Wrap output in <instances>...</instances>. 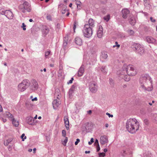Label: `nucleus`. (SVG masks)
Here are the masks:
<instances>
[{"instance_id": "nucleus-24", "label": "nucleus", "mask_w": 157, "mask_h": 157, "mask_svg": "<svg viewBox=\"0 0 157 157\" xmlns=\"http://www.w3.org/2000/svg\"><path fill=\"white\" fill-rule=\"evenodd\" d=\"M129 20V23L133 25H134L136 22V21L135 18L132 16H131Z\"/></svg>"}, {"instance_id": "nucleus-15", "label": "nucleus", "mask_w": 157, "mask_h": 157, "mask_svg": "<svg viewBox=\"0 0 157 157\" xmlns=\"http://www.w3.org/2000/svg\"><path fill=\"white\" fill-rule=\"evenodd\" d=\"M121 153L122 155L125 156L126 155L131 154L132 153V152L129 149H126L122 151L121 152Z\"/></svg>"}, {"instance_id": "nucleus-33", "label": "nucleus", "mask_w": 157, "mask_h": 157, "mask_svg": "<svg viewBox=\"0 0 157 157\" xmlns=\"http://www.w3.org/2000/svg\"><path fill=\"white\" fill-rule=\"evenodd\" d=\"M12 140L11 139H9L7 140L5 142H4V144L5 145L7 146L8 144Z\"/></svg>"}, {"instance_id": "nucleus-36", "label": "nucleus", "mask_w": 157, "mask_h": 157, "mask_svg": "<svg viewBox=\"0 0 157 157\" xmlns=\"http://www.w3.org/2000/svg\"><path fill=\"white\" fill-rule=\"evenodd\" d=\"M66 7L65 6L61 10V13L62 14H64L67 11Z\"/></svg>"}, {"instance_id": "nucleus-45", "label": "nucleus", "mask_w": 157, "mask_h": 157, "mask_svg": "<svg viewBox=\"0 0 157 157\" xmlns=\"http://www.w3.org/2000/svg\"><path fill=\"white\" fill-rule=\"evenodd\" d=\"M25 134L23 133L21 136V138L22 139V141H24V140L26 138V136H25Z\"/></svg>"}, {"instance_id": "nucleus-9", "label": "nucleus", "mask_w": 157, "mask_h": 157, "mask_svg": "<svg viewBox=\"0 0 157 157\" xmlns=\"http://www.w3.org/2000/svg\"><path fill=\"white\" fill-rule=\"evenodd\" d=\"M89 89L91 93H95L98 90V86L97 83L94 81L91 82L89 83Z\"/></svg>"}, {"instance_id": "nucleus-60", "label": "nucleus", "mask_w": 157, "mask_h": 157, "mask_svg": "<svg viewBox=\"0 0 157 157\" xmlns=\"http://www.w3.org/2000/svg\"><path fill=\"white\" fill-rule=\"evenodd\" d=\"M37 98L36 97H35L34 98L32 99V101H37Z\"/></svg>"}, {"instance_id": "nucleus-7", "label": "nucleus", "mask_w": 157, "mask_h": 157, "mask_svg": "<svg viewBox=\"0 0 157 157\" xmlns=\"http://www.w3.org/2000/svg\"><path fill=\"white\" fill-rule=\"evenodd\" d=\"M19 8L23 13H25L26 11L28 12H30L31 10V5L27 2H25L23 4L20 5Z\"/></svg>"}, {"instance_id": "nucleus-48", "label": "nucleus", "mask_w": 157, "mask_h": 157, "mask_svg": "<svg viewBox=\"0 0 157 157\" xmlns=\"http://www.w3.org/2000/svg\"><path fill=\"white\" fill-rule=\"evenodd\" d=\"M144 122L146 125H148L149 123V121L147 119L144 120Z\"/></svg>"}, {"instance_id": "nucleus-46", "label": "nucleus", "mask_w": 157, "mask_h": 157, "mask_svg": "<svg viewBox=\"0 0 157 157\" xmlns=\"http://www.w3.org/2000/svg\"><path fill=\"white\" fill-rule=\"evenodd\" d=\"M76 88V86L75 85H73L71 88H70V90H72L73 91H74Z\"/></svg>"}, {"instance_id": "nucleus-1", "label": "nucleus", "mask_w": 157, "mask_h": 157, "mask_svg": "<svg viewBox=\"0 0 157 157\" xmlns=\"http://www.w3.org/2000/svg\"><path fill=\"white\" fill-rule=\"evenodd\" d=\"M126 127L128 132L133 133L138 130L139 123L136 119L130 118L127 121Z\"/></svg>"}, {"instance_id": "nucleus-26", "label": "nucleus", "mask_w": 157, "mask_h": 157, "mask_svg": "<svg viewBox=\"0 0 157 157\" xmlns=\"http://www.w3.org/2000/svg\"><path fill=\"white\" fill-rule=\"evenodd\" d=\"M11 121H12L13 124L15 127L18 126L19 123L18 121L15 120L14 118L12 119Z\"/></svg>"}, {"instance_id": "nucleus-28", "label": "nucleus", "mask_w": 157, "mask_h": 157, "mask_svg": "<svg viewBox=\"0 0 157 157\" xmlns=\"http://www.w3.org/2000/svg\"><path fill=\"white\" fill-rule=\"evenodd\" d=\"M76 4L77 6V8L78 10H80L82 8L81 2L78 0H77L76 1Z\"/></svg>"}, {"instance_id": "nucleus-10", "label": "nucleus", "mask_w": 157, "mask_h": 157, "mask_svg": "<svg viewBox=\"0 0 157 157\" xmlns=\"http://www.w3.org/2000/svg\"><path fill=\"white\" fill-rule=\"evenodd\" d=\"M118 74H119V76L121 78H123L126 81H128L130 79V75H124V72H120V71L118 72Z\"/></svg>"}, {"instance_id": "nucleus-2", "label": "nucleus", "mask_w": 157, "mask_h": 157, "mask_svg": "<svg viewBox=\"0 0 157 157\" xmlns=\"http://www.w3.org/2000/svg\"><path fill=\"white\" fill-rule=\"evenodd\" d=\"M140 89L142 91H150L152 90V88L147 86L148 83H151L150 78L148 75H142L140 77Z\"/></svg>"}, {"instance_id": "nucleus-11", "label": "nucleus", "mask_w": 157, "mask_h": 157, "mask_svg": "<svg viewBox=\"0 0 157 157\" xmlns=\"http://www.w3.org/2000/svg\"><path fill=\"white\" fill-rule=\"evenodd\" d=\"M108 138L107 136L104 135L101 136L100 139V142L101 144L104 145L108 143Z\"/></svg>"}, {"instance_id": "nucleus-50", "label": "nucleus", "mask_w": 157, "mask_h": 157, "mask_svg": "<svg viewBox=\"0 0 157 157\" xmlns=\"http://www.w3.org/2000/svg\"><path fill=\"white\" fill-rule=\"evenodd\" d=\"M154 119L155 121L157 123V114H155L154 115Z\"/></svg>"}, {"instance_id": "nucleus-49", "label": "nucleus", "mask_w": 157, "mask_h": 157, "mask_svg": "<svg viewBox=\"0 0 157 157\" xmlns=\"http://www.w3.org/2000/svg\"><path fill=\"white\" fill-rule=\"evenodd\" d=\"M62 136L63 137H65V136L66 135V131L64 130H63L62 131Z\"/></svg>"}, {"instance_id": "nucleus-43", "label": "nucleus", "mask_w": 157, "mask_h": 157, "mask_svg": "<svg viewBox=\"0 0 157 157\" xmlns=\"http://www.w3.org/2000/svg\"><path fill=\"white\" fill-rule=\"evenodd\" d=\"M62 67H60L59 70L58 72V75L59 76H60L62 75Z\"/></svg>"}, {"instance_id": "nucleus-47", "label": "nucleus", "mask_w": 157, "mask_h": 157, "mask_svg": "<svg viewBox=\"0 0 157 157\" xmlns=\"http://www.w3.org/2000/svg\"><path fill=\"white\" fill-rule=\"evenodd\" d=\"M109 81L110 85L113 86V79L111 78H109Z\"/></svg>"}, {"instance_id": "nucleus-38", "label": "nucleus", "mask_w": 157, "mask_h": 157, "mask_svg": "<svg viewBox=\"0 0 157 157\" xmlns=\"http://www.w3.org/2000/svg\"><path fill=\"white\" fill-rule=\"evenodd\" d=\"M105 156V154L104 153H98V157H104Z\"/></svg>"}, {"instance_id": "nucleus-56", "label": "nucleus", "mask_w": 157, "mask_h": 157, "mask_svg": "<svg viewBox=\"0 0 157 157\" xmlns=\"http://www.w3.org/2000/svg\"><path fill=\"white\" fill-rule=\"evenodd\" d=\"M47 18L48 20H51V17L50 15H48L47 16Z\"/></svg>"}, {"instance_id": "nucleus-39", "label": "nucleus", "mask_w": 157, "mask_h": 157, "mask_svg": "<svg viewBox=\"0 0 157 157\" xmlns=\"http://www.w3.org/2000/svg\"><path fill=\"white\" fill-rule=\"evenodd\" d=\"M128 33L131 35H133L134 33L133 31L132 30H128Z\"/></svg>"}, {"instance_id": "nucleus-54", "label": "nucleus", "mask_w": 157, "mask_h": 157, "mask_svg": "<svg viewBox=\"0 0 157 157\" xmlns=\"http://www.w3.org/2000/svg\"><path fill=\"white\" fill-rule=\"evenodd\" d=\"M80 140L79 139H76V141H75V145H77L78 144V143L80 142Z\"/></svg>"}, {"instance_id": "nucleus-53", "label": "nucleus", "mask_w": 157, "mask_h": 157, "mask_svg": "<svg viewBox=\"0 0 157 157\" xmlns=\"http://www.w3.org/2000/svg\"><path fill=\"white\" fill-rule=\"evenodd\" d=\"M76 22H74V27H73V29L74 30V32H75V30L76 28Z\"/></svg>"}, {"instance_id": "nucleus-17", "label": "nucleus", "mask_w": 157, "mask_h": 157, "mask_svg": "<svg viewBox=\"0 0 157 157\" xmlns=\"http://www.w3.org/2000/svg\"><path fill=\"white\" fill-rule=\"evenodd\" d=\"M103 29L101 26H99V29L98 31L97 35L98 37L101 38L103 35Z\"/></svg>"}, {"instance_id": "nucleus-29", "label": "nucleus", "mask_w": 157, "mask_h": 157, "mask_svg": "<svg viewBox=\"0 0 157 157\" xmlns=\"http://www.w3.org/2000/svg\"><path fill=\"white\" fill-rule=\"evenodd\" d=\"M51 53V51L48 50L45 52V59H46L49 58V56L50 55Z\"/></svg>"}, {"instance_id": "nucleus-64", "label": "nucleus", "mask_w": 157, "mask_h": 157, "mask_svg": "<svg viewBox=\"0 0 157 157\" xmlns=\"http://www.w3.org/2000/svg\"><path fill=\"white\" fill-rule=\"evenodd\" d=\"M2 119L4 122H5L6 121V119H4L3 118H2Z\"/></svg>"}, {"instance_id": "nucleus-3", "label": "nucleus", "mask_w": 157, "mask_h": 157, "mask_svg": "<svg viewBox=\"0 0 157 157\" xmlns=\"http://www.w3.org/2000/svg\"><path fill=\"white\" fill-rule=\"evenodd\" d=\"M123 71L124 74L126 73L131 76H134L136 74V71L135 70L134 67L131 65H129L127 66L126 64H124L123 68Z\"/></svg>"}, {"instance_id": "nucleus-16", "label": "nucleus", "mask_w": 157, "mask_h": 157, "mask_svg": "<svg viewBox=\"0 0 157 157\" xmlns=\"http://www.w3.org/2000/svg\"><path fill=\"white\" fill-rule=\"evenodd\" d=\"M122 13L123 18H126L127 15L129 13V11L127 9H124L122 10Z\"/></svg>"}, {"instance_id": "nucleus-55", "label": "nucleus", "mask_w": 157, "mask_h": 157, "mask_svg": "<svg viewBox=\"0 0 157 157\" xmlns=\"http://www.w3.org/2000/svg\"><path fill=\"white\" fill-rule=\"evenodd\" d=\"M106 115H108L109 117H113V115L112 114H110V113H106Z\"/></svg>"}, {"instance_id": "nucleus-59", "label": "nucleus", "mask_w": 157, "mask_h": 157, "mask_svg": "<svg viewBox=\"0 0 157 157\" xmlns=\"http://www.w3.org/2000/svg\"><path fill=\"white\" fill-rule=\"evenodd\" d=\"M150 20L151 22H154L155 21V19H154L153 17H151L150 18Z\"/></svg>"}, {"instance_id": "nucleus-63", "label": "nucleus", "mask_w": 157, "mask_h": 157, "mask_svg": "<svg viewBox=\"0 0 157 157\" xmlns=\"http://www.w3.org/2000/svg\"><path fill=\"white\" fill-rule=\"evenodd\" d=\"M88 114H90L92 113V111L91 110H89L87 111Z\"/></svg>"}, {"instance_id": "nucleus-19", "label": "nucleus", "mask_w": 157, "mask_h": 157, "mask_svg": "<svg viewBox=\"0 0 157 157\" xmlns=\"http://www.w3.org/2000/svg\"><path fill=\"white\" fill-rule=\"evenodd\" d=\"M4 117H8L9 120H11L13 118V116L10 112L6 111L4 114Z\"/></svg>"}, {"instance_id": "nucleus-25", "label": "nucleus", "mask_w": 157, "mask_h": 157, "mask_svg": "<svg viewBox=\"0 0 157 157\" xmlns=\"http://www.w3.org/2000/svg\"><path fill=\"white\" fill-rule=\"evenodd\" d=\"M25 105L27 108L29 109H31L33 106V105L29 101H26Z\"/></svg>"}, {"instance_id": "nucleus-34", "label": "nucleus", "mask_w": 157, "mask_h": 157, "mask_svg": "<svg viewBox=\"0 0 157 157\" xmlns=\"http://www.w3.org/2000/svg\"><path fill=\"white\" fill-rule=\"evenodd\" d=\"M64 124L65 126L67 128V130H68L69 129V121H66L65 122H64Z\"/></svg>"}, {"instance_id": "nucleus-23", "label": "nucleus", "mask_w": 157, "mask_h": 157, "mask_svg": "<svg viewBox=\"0 0 157 157\" xmlns=\"http://www.w3.org/2000/svg\"><path fill=\"white\" fill-rule=\"evenodd\" d=\"M49 29L48 27L46 26H44L43 27L42 32L43 34L46 35L49 33Z\"/></svg>"}, {"instance_id": "nucleus-32", "label": "nucleus", "mask_w": 157, "mask_h": 157, "mask_svg": "<svg viewBox=\"0 0 157 157\" xmlns=\"http://www.w3.org/2000/svg\"><path fill=\"white\" fill-rule=\"evenodd\" d=\"M67 36L65 37L64 40V42L63 43V46L64 47H66L67 44Z\"/></svg>"}, {"instance_id": "nucleus-12", "label": "nucleus", "mask_w": 157, "mask_h": 157, "mask_svg": "<svg viewBox=\"0 0 157 157\" xmlns=\"http://www.w3.org/2000/svg\"><path fill=\"white\" fill-rule=\"evenodd\" d=\"M38 87V85L37 82L36 80H33L32 82L31 85L30 86V89L33 91H34L37 90Z\"/></svg>"}, {"instance_id": "nucleus-5", "label": "nucleus", "mask_w": 157, "mask_h": 157, "mask_svg": "<svg viewBox=\"0 0 157 157\" xmlns=\"http://www.w3.org/2000/svg\"><path fill=\"white\" fill-rule=\"evenodd\" d=\"M30 85L29 81L27 79H25L18 85V90L21 92L24 91L29 87Z\"/></svg>"}, {"instance_id": "nucleus-21", "label": "nucleus", "mask_w": 157, "mask_h": 157, "mask_svg": "<svg viewBox=\"0 0 157 157\" xmlns=\"http://www.w3.org/2000/svg\"><path fill=\"white\" fill-rule=\"evenodd\" d=\"M75 43L77 45L79 46H81L82 44V40L79 37H77L75 39Z\"/></svg>"}, {"instance_id": "nucleus-8", "label": "nucleus", "mask_w": 157, "mask_h": 157, "mask_svg": "<svg viewBox=\"0 0 157 157\" xmlns=\"http://www.w3.org/2000/svg\"><path fill=\"white\" fill-rule=\"evenodd\" d=\"M132 46L133 48L135 49L136 52L141 55L144 54V50L142 45L137 43H135L133 44Z\"/></svg>"}, {"instance_id": "nucleus-35", "label": "nucleus", "mask_w": 157, "mask_h": 157, "mask_svg": "<svg viewBox=\"0 0 157 157\" xmlns=\"http://www.w3.org/2000/svg\"><path fill=\"white\" fill-rule=\"evenodd\" d=\"M67 141L68 138L67 137H65V139L63 142H62V144L64 146H66V144L67 142Z\"/></svg>"}, {"instance_id": "nucleus-13", "label": "nucleus", "mask_w": 157, "mask_h": 157, "mask_svg": "<svg viewBox=\"0 0 157 157\" xmlns=\"http://www.w3.org/2000/svg\"><path fill=\"white\" fill-rule=\"evenodd\" d=\"M85 66L83 65H82L79 68L78 73V75L79 77L82 76L84 72Z\"/></svg>"}, {"instance_id": "nucleus-41", "label": "nucleus", "mask_w": 157, "mask_h": 157, "mask_svg": "<svg viewBox=\"0 0 157 157\" xmlns=\"http://www.w3.org/2000/svg\"><path fill=\"white\" fill-rule=\"evenodd\" d=\"M0 13L2 15H6V10L4 11L2 9L0 10Z\"/></svg>"}, {"instance_id": "nucleus-57", "label": "nucleus", "mask_w": 157, "mask_h": 157, "mask_svg": "<svg viewBox=\"0 0 157 157\" xmlns=\"http://www.w3.org/2000/svg\"><path fill=\"white\" fill-rule=\"evenodd\" d=\"M95 145H99L98 141V140L96 139L95 142Z\"/></svg>"}, {"instance_id": "nucleus-4", "label": "nucleus", "mask_w": 157, "mask_h": 157, "mask_svg": "<svg viewBox=\"0 0 157 157\" xmlns=\"http://www.w3.org/2000/svg\"><path fill=\"white\" fill-rule=\"evenodd\" d=\"M60 94L59 89H56L54 94L55 98L56 97L58 100L55 99L52 102L53 107L54 109H56L60 104V101H59V99L61 97Z\"/></svg>"}, {"instance_id": "nucleus-37", "label": "nucleus", "mask_w": 157, "mask_h": 157, "mask_svg": "<svg viewBox=\"0 0 157 157\" xmlns=\"http://www.w3.org/2000/svg\"><path fill=\"white\" fill-rule=\"evenodd\" d=\"M74 91H73L72 90H71L70 89L69 90V92H68V94H69V96L70 98H71L72 96V94L74 92Z\"/></svg>"}, {"instance_id": "nucleus-44", "label": "nucleus", "mask_w": 157, "mask_h": 157, "mask_svg": "<svg viewBox=\"0 0 157 157\" xmlns=\"http://www.w3.org/2000/svg\"><path fill=\"white\" fill-rule=\"evenodd\" d=\"M26 25L24 23H22V25L21 26V27L23 28V30H25L26 29Z\"/></svg>"}, {"instance_id": "nucleus-62", "label": "nucleus", "mask_w": 157, "mask_h": 157, "mask_svg": "<svg viewBox=\"0 0 157 157\" xmlns=\"http://www.w3.org/2000/svg\"><path fill=\"white\" fill-rule=\"evenodd\" d=\"M72 80H70L68 82L67 84H70L72 83Z\"/></svg>"}, {"instance_id": "nucleus-14", "label": "nucleus", "mask_w": 157, "mask_h": 157, "mask_svg": "<svg viewBox=\"0 0 157 157\" xmlns=\"http://www.w3.org/2000/svg\"><path fill=\"white\" fill-rule=\"evenodd\" d=\"M5 16L8 19H12L13 18V15L11 11L9 10H6Z\"/></svg>"}, {"instance_id": "nucleus-52", "label": "nucleus", "mask_w": 157, "mask_h": 157, "mask_svg": "<svg viewBox=\"0 0 157 157\" xmlns=\"http://www.w3.org/2000/svg\"><path fill=\"white\" fill-rule=\"evenodd\" d=\"M64 122H65L66 121H69L68 116H65L64 117Z\"/></svg>"}, {"instance_id": "nucleus-6", "label": "nucleus", "mask_w": 157, "mask_h": 157, "mask_svg": "<svg viewBox=\"0 0 157 157\" xmlns=\"http://www.w3.org/2000/svg\"><path fill=\"white\" fill-rule=\"evenodd\" d=\"M92 29L88 25H85L82 30L83 35L87 38L90 37L93 33Z\"/></svg>"}, {"instance_id": "nucleus-31", "label": "nucleus", "mask_w": 157, "mask_h": 157, "mask_svg": "<svg viewBox=\"0 0 157 157\" xmlns=\"http://www.w3.org/2000/svg\"><path fill=\"white\" fill-rule=\"evenodd\" d=\"M101 71L104 74H105L107 73V70L105 66H102L101 68Z\"/></svg>"}, {"instance_id": "nucleus-51", "label": "nucleus", "mask_w": 157, "mask_h": 157, "mask_svg": "<svg viewBox=\"0 0 157 157\" xmlns=\"http://www.w3.org/2000/svg\"><path fill=\"white\" fill-rule=\"evenodd\" d=\"M93 142L94 139L93 138H91L90 140V141L88 142V144L89 145H91Z\"/></svg>"}, {"instance_id": "nucleus-18", "label": "nucleus", "mask_w": 157, "mask_h": 157, "mask_svg": "<svg viewBox=\"0 0 157 157\" xmlns=\"http://www.w3.org/2000/svg\"><path fill=\"white\" fill-rule=\"evenodd\" d=\"M26 121L27 123L30 125H34L35 124L34 119L31 117H27Z\"/></svg>"}, {"instance_id": "nucleus-20", "label": "nucleus", "mask_w": 157, "mask_h": 157, "mask_svg": "<svg viewBox=\"0 0 157 157\" xmlns=\"http://www.w3.org/2000/svg\"><path fill=\"white\" fill-rule=\"evenodd\" d=\"M146 41L151 43H154L155 42V40L151 36H147L146 37Z\"/></svg>"}, {"instance_id": "nucleus-58", "label": "nucleus", "mask_w": 157, "mask_h": 157, "mask_svg": "<svg viewBox=\"0 0 157 157\" xmlns=\"http://www.w3.org/2000/svg\"><path fill=\"white\" fill-rule=\"evenodd\" d=\"M100 150L99 145H97V151H98Z\"/></svg>"}, {"instance_id": "nucleus-22", "label": "nucleus", "mask_w": 157, "mask_h": 157, "mask_svg": "<svg viewBox=\"0 0 157 157\" xmlns=\"http://www.w3.org/2000/svg\"><path fill=\"white\" fill-rule=\"evenodd\" d=\"M88 24H85V25H88L90 26L91 29H92L93 27L94 26V21L92 19H90L88 21Z\"/></svg>"}, {"instance_id": "nucleus-27", "label": "nucleus", "mask_w": 157, "mask_h": 157, "mask_svg": "<svg viewBox=\"0 0 157 157\" xmlns=\"http://www.w3.org/2000/svg\"><path fill=\"white\" fill-rule=\"evenodd\" d=\"M144 5L146 7H148V8H150L151 6L149 4V0H144Z\"/></svg>"}, {"instance_id": "nucleus-42", "label": "nucleus", "mask_w": 157, "mask_h": 157, "mask_svg": "<svg viewBox=\"0 0 157 157\" xmlns=\"http://www.w3.org/2000/svg\"><path fill=\"white\" fill-rule=\"evenodd\" d=\"M86 125L85 124H84L83 125L82 127V130L83 132H87V129L86 128Z\"/></svg>"}, {"instance_id": "nucleus-30", "label": "nucleus", "mask_w": 157, "mask_h": 157, "mask_svg": "<svg viewBox=\"0 0 157 157\" xmlns=\"http://www.w3.org/2000/svg\"><path fill=\"white\" fill-rule=\"evenodd\" d=\"M101 57L104 59H106L108 57V55L106 52H103L102 53Z\"/></svg>"}, {"instance_id": "nucleus-40", "label": "nucleus", "mask_w": 157, "mask_h": 157, "mask_svg": "<svg viewBox=\"0 0 157 157\" xmlns=\"http://www.w3.org/2000/svg\"><path fill=\"white\" fill-rule=\"evenodd\" d=\"M109 15H108L104 17V19L106 21H108L109 20Z\"/></svg>"}, {"instance_id": "nucleus-61", "label": "nucleus", "mask_w": 157, "mask_h": 157, "mask_svg": "<svg viewBox=\"0 0 157 157\" xmlns=\"http://www.w3.org/2000/svg\"><path fill=\"white\" fill-rule=\"evenodd\" d=\"M116 45V47H117L118 48H119L120 46V45L119 44H118V43L117 42H115Z\"/></svg>"}]
</instances>
